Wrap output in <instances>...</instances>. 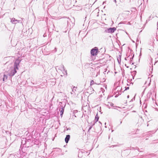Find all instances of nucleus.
Listing matches in <instances>:
<instances>
[{"instance_id":"nucleus-21","label":"nucleus","mask_w":158,"mask_h":158,"mask_svg":"<svg viewBox=\"0 0 158 158\" xmlns=\"http://www.w3.org/2000/svg\"><path fill=\"white\" fill-rule=\"evenodd\" d=\"M125 90H127L128 89H129V87H125Z\"/></svg>"},{"instance_id":"nucleus-9","label":"nucleus","mask_w":158,"mask_h":158,"mask_svg":"<svg viewBox=\"0 0 158 158\" xmlns=\"http://www.w3.org/2000/svg\"><path fill=\"white\" fill-rule=\"evenodd\" d=\"M77 87L75 86H73L72 88V92H71V94H73L75 93V91L76 90Z\"/></svg>"},{"instance_id":"nucleus-12","label":"nucleus","mask_w":158,"mask_h":158,"mask_svg":"<svg viewBox=\"0 0 158 158\" xmlns=\"http://www.w3.org/2000/svg\"><path fill=\"white\" fill-rule=\"evenodd\" d=\"M8 77V76L6 75L5 74H4L3 75V78L2 81H6Z\"/></svg>"},{"instance_id":"nucleus-2","label":"nucleus","mask_w":158,"mask_h":158,"mask_svg":"<svg viewBox=\"0 0 158 158\" xmlns=\"http://www.w3.org/2000/svg\"><path fill=\"white\" fill-rule=\"evenodd\" d=\"M98 52L99 51L98 48L95 47L91 50L90 53L92 56H95L97 55Z\"/></svg>"},{"instance_id":"nucleus-27","label":"nucleus","mask_w":158,"mask_h":158,"mask_svg":"<svg viewBox=\"0 0 158 158\" xmlns=\"http://www.w3.org/2000/svg\"><path fill=\"white\" fill-rule=\"evenodd\" d=\"M113 0L114 1V2H115V3H116L117 2H116V0Z\"/></svg>"},{"instance_id":"nucleus-6","label":"nucleus","mask_w":158,"mask_h":158,"mask_svg":"<svg viewBox=\"0 0 158 158\" xmlns=\"http://www.w3.org/2000/svg\"><path fill=\"white\" fill-rule=\"evenodd\" d=\"M65 105L64 106H61V110H60V116H61V117H62L63 114H64Z\"/></svg>"},{"instance_id":"nucleus-36","label":"nucleus","mask_w":158,"mask_h":158,"mask_svg":"<svg viewBox=\"0 0 158 158\" xmlns=\"http://www.w3.org/2000/svg\"><path fill=\"white\" fill-rule=\"evenodd\" d=\"M131 101H132V99H131V101H130V102H131Z\"/></svg>"},{"instance_id":"nucleus-13","label":"nucleus","mask_w":158,"mask_h":158,"mask_svg":"<svg viewBox=\"0 0 158 158\" xmlns=\"http://www.w3.org/2000/svg\"><path fill=\"white\" fill-rule=\"evenodd\" d=\"M62 71L63 73V74L64 75H67V70H65L64 68V69Z\"/></svg>"},{"instance_id":"nucleus-37","label":"nucleus","mask_w":158,"mask_h":158,"mask_svg":"<svg viewBox=\"0 0 158 158\" xmlns=\"http://www.w3.org/2000/svg\"><path fill=\"white\" fill-rule=\"evenodd\" d=\"M127 68H129V67H128V66H127Z\"/></svg>"},{"instance_id":"nucleus-30","label":"nucleus","mask_w":158,"mask_h":158,"mask_svg":"<svg viewBox=\"0 0 158 158\" xmlns=\"http://www.w3.org/2000/svg\"><path fill=\"white\" fill-rule=\"evenodd\" d=\"M125 60H127V58H125Z\"/></svg>"},{"instance_id":"nucleus-34","label":"nucleus","mask_w":158,"mask_h":158,"mask_svg":"<svg viewBox=\"0 0 158 158\" xmlns=\"http://www.w3.org/2000/svg\"><path fill=\"white\" fill-rule=\"evenodd\" d=\"M134 64V63H132V64Z\"/></svg>"},{"instance_id":"nucleus-23","label":"nucleus","mask_w":158,"mask_h":158,"mask_svg":"<svg viewBox=\"0 0 158 158\" xmlns=\"http://www.w3.org/2000/svg\"><path fill=\"white\" fill-rule=\"evenodd\" d=\"M92 126H90L89 127V130H90L91 129V128H92Z\"/></svg>"},{"instance_id":"nucleus-10","label":"nucleus","mask_w":158,"mask_h":158,"mask_svg":"<svg viewBox=\"0 0 158 158\" xmlns=\"http://www.w3.org/2000/svg\"><path fill=\"white\" fill-rule=\"evenodd\" d=\"M66 3L69 6H70L72 4V1L71 0H67Z\"/></svg>"},{"instance_id":"nucleus-16","label":"nucleus","mask_w":158,"mask_h":158,"mask_svg":"<svg viewBox=\"0 0 158 158\" xmlns=\"http://www.w3.org/2000/svg\"><path fill=\"white\" fill-rule=\"evenodd\" d=\"M65 128H66V129H65L64 130V131H65L66 130H71V128H67V127H66Z\"/></svg>"},{"instance_id":"nucleus-17","label":"nucleus","mask_w":158,"mask_h":158,"mask_svg":"<svg viewBox=\"0 0 158 158\" xmlns=\"http://www.w3.org/2000/svg\"><path fill=\"white\" fill-rule=\"evenodd\" d=\"M95 123H96L95 121L94 120L93 121V122H92L91 123V124L92 125L91 126H93L95 124Z\"/></svg>"},{"instance_id":"nucleus-15","label":"nucleus","mask_w":158,"mask_h":158,"mask_svg":"<svg viewBox=\"0 0 158 158\" xmlns=\"http://www.w3.org/2000/svg\"><path fill=\"white\" fill-rule=\"evenodd\" d=\"M81 154H82L81 152H79V154H78V157H82Z\"/></svg>"},{"instance_id":"nucleus-28","label":"nucleus","mask_w":158,"mask_h":158,"mask_svg":"<svg viewBox=\"0 0 158 158\" xmlns=\"http://www.w3.org/2000/svg\"><path fill=\"white\" fill-rule=\"evenodd\" d=\"M129 95H127V98H129Z\"/></svg>"},{"instance_id":"nucleus-26","label":"nucleus","mask_w":158,"mask_h":158,"mask_svg":"<svg viewBox=\"0 0 158 158\" xmlns=\"http://www.w3.org/2000/svg\"><path fill=\"white\" fill-rule=\"evenodd\" d=\"M118 94H116L115 96V97H117L118 96Z\"/></svg>"},{"instance_id":"nucleus-38","label":"nucleus","mask_w":158,"mask_h":158,"mask_svg":"<svg viewBox=\"0 0 158 158\" xmlns=\"http://www.w3.org/2000/svg\"><path fill=\"white\" fill-rule=\"evenodd\" d=\"M105 125H106V123H105Z\"/></svg>"},{"instance_id":"nucleus-4","label":"nucleus","mask_w":158,"mask_h":158,"mask_svg":"<svg viewBox=\"0 0 158 158\" xmlns=\"http://www.w3.org/2000/svg\"><path fill=\"white\" fill-rule=\"evenodd\" d=\"M116 30V28L115 27H110L109 28L107 29L106 30V31L108 33H114L115 31Z\"/></svg>"},{"instance_id":"nucleus-32","label":"nucleus","mask_w":158,"mask_h":158,"mask_svg":"<svg viewBox=\"0 0 158 158\" xmlns=\"http://www.w3.org/2000/svg\"><path fill=\"white\" fill-rule=\"evenodd\" d=\"M90 130H89L88 129V132H89V131H90Z\"/></svg>"},{"instance_id":"nucleus-31","label":"nucleus","mask_w":158,"mask_h":158,"mask_svg":"<svg viewBox=\"0 0 158 158\" xmlns=\"http://www.w3.org/2000/svg\"><path fill=\"white\" fill-rule=\"evenodd\" d=\"M112 146L114 147V146H116V145H112Z\"/></svg>"},{"instance_id":"nucleus-1","label":"nucleus","mask_w":158,"mask_h":158,"mask_svg":"<svg viewBox=\"0 0 158 158\" xmlns=\"http://www.w3.org/2000/svg\"><path fill=\"white\" fill-rule=\"evenodd\" d=\"M21 61V60L19 58L15 60L14 63V69L16 70H18L19 69V64Z\"/></svg>"},{"instance_id":"nucleus-35","label":"nucleus","mask_w":158,"mask_h":158,"mask_svg":"<svg viewBox=\"0 0 158 158\" xmlns=\"http://www.w3.org/2000/svg\"><path fill=\"white\" fill-rule=\"evenodd\" d=\"M157 25H158V22L157 23Z\"/></svg>"},{"instance_id":"nucleus-24","label":"nucleus","mask_w":158,"mask_h":158,"mask_svg":"<svg viewBox=\"0 0 158 158\" xmlns=\"http://www.w3.org/2000/svg\"><path fill=\"white\" fill-rule=\"evenodd\" d=\"M123 22H121L118 24V26H119L120 24L123 23Z\"/></svg>"},{"instance_id":"nucleus-8","label":"nucleus","mask_w":158,"mask_h":158,"mask_svg":"<svg viewBox=\"0 0 158 158\" xmlns=\"http://www.w3.org/2000/svg\"><path fill=\"white\" fill-rule=\"evenodd\" d=\"M56 69H58L59 70L62 71L64 69V67L63 65H61L60 66H57L56 67Z\"/></svg>"},{"instance_id":"nucleus-19","label":"nucleus","mask_w":158,"mask_h":158,"mask_svg":"<svg viewBox=\"0 0 158 158\" xmlns=\"http://www.w3.org/2000/svg\"><path fill=\"white\" fill-rule=\"evenodd\" d=\"M118 62V63H120L121 62V57H120L119 59L118 58L117 59Z\"/></svg>"},{"instance_id":"nucleus-25","label":"nucleus","mask_w":158,"mask_h":158,"mask_svg":"<svg viewBox=\"0 0 158 158\" xmlns=\"http://www.w3.org/2000/svg\"><path fill=\"white\" fill-rule=\"evenodd\" d=\"M99 122L100 123V126L101 127V126L102 125V124L99 121Z\"/></svg>"},{"instance_id":"nucleus-18","label":"nucleus","mask_w":158,"mask_h":158,"mask_svg":"<svg viewBox=\"0 0 158 158\" xmlns=\"http://www.w3.org/2000/svg\"><path fill=\"white\" fill-rule=\"evenodd\" d=\"M94 84V81L93 80H92L90 82V85Z\"/></svg>"},{"instance_id":"nucleus-20","label":"nucleus","mask_w":158,"mask_h":158,"mask_svg":"<svg viewBox=\"0 0 158 158\" xmlns=\"http://www.w3.org/2000/svg\"><path fill=\"white\" fill-rule=\"evenodd\" d=\"M134 54H133L132 57L131 58H130L131 61H132V60L133 59V58L134 57Z\"/></svg>"},{"instance_id":"nucleus-29","label":"nucleus","mask_w":158,"mask_h":158,"mask_svg":"<svg viewBox=\"0 0 158 158\" xmlns=\"http://www.w3.org/2000/svg\"><path fill=\"white\" fill-rule=\"evenodd\" d=\"M132 76V78H133V79H134V77L135 76Z\"/></svg>"},{"instance_id":"nucleus-22","label":"nucleus","mask_w":158,"mask_h":158,"mask_svg":"<svg viewBox=\"0 0 158 158\" xmlns=\"http://www.w3.org/2000/svg\"><path fill=\"white\" fill-rule=\"evenodd\" d=\"M110 105L112 107L114 106V104L112 103H110Z\"/></svg>"},{"instance_id":"nucleus-7","label":"nucleus","mask_w":158,"mask_h":158,"mask_svg":"<svg viewBox=\"0 0 158 158\" xmlns=\"http://www.w3.org/2000/svg\"><path fill=\"white\" fill-rule=\"evenodd\" d=\"M70 136L69 135H66V137L65 138V141L66 143H68L69 142V140L70 139Z\"/></svg>"},{"instance_id":"nucleus-33","label":"nucleus","mask_w":158,"mask_h":158,"mask_svg":"<svg viewBox=\"0 0 158 158\" xmlns=\"http://www.w3.org/2000/svg\"><path fill=\"white\" fill-rule=\"evenodd\" d=\"M122 123V121H121V122H120V124H121V123Z\"/></svg>"},{"instance_id":"nucleus-14","label":"nucleus","mask_w":158,"mask_h":158,"mask_svg":"<svg viewBox=\"0 0 158 158\" xmlns=\"http://www.w3.org/2000/svg\"><path fill=\"white\" fill-rule=\"evenodd\" d=\"M131 75L132 76H135V75H136L137 72L136 71H134L132 72H131Z\"/></svg>"},{"instance_id":"nucleus-11","label":"nucleus","mask_w":158,"mask_h":158,"mask_svg":"<svg viewBox=\"0 0 158 158\" xmlns=\"http://www.w3.org/2000/svg\"><path fill=\"white\" fill-rule=\"evenodd\" d=\"M99 119V117L98 116V113H97L95 116L94 121H95V123L98 122Z\"/></svg>"},{"instance_id":"nucleus-5","label":"nucleus","mask_w":158,"mask_h":158,"mask_svg":"<svg viewBox=\"0 0 158 158\" xmlns=\"http://www.w3.org/2000/svg\"><path fill=\"white\" fill-rule=\"evenodd\" d=\"M20 20L15 19L14 18H12L11 19V22L13 23H20Z\"/></svg>"},{"instance_id":"nucleus-3","label":"nucleus","mask_w":158,"mask_h":158,"mask_svg":"<svg viewBox=\"0 0 158 158\" xmlns=\"http://www.w3.org/2000/svg\"><path fill=\"white\" fill-rule=\"evenodd\" d=\"M16 72V69L12 68V69H11V70L8 72V75L10 77H12L15 75Z\"/></svg>"}]
</instances>
